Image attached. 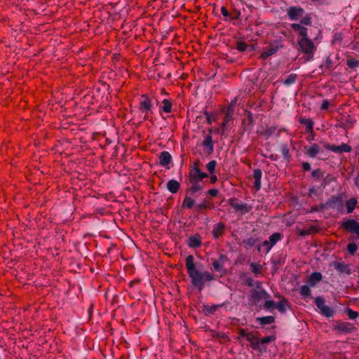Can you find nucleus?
<instances>
[{
  "mask_svg": "<svg viewBox=\"0 0 359 359\" xmlns=\"http://www.w3.org/2000/svg\"><path fill=\"white\" fill-rule=\"evenodd\" d=\"M334 180L330 175L327 174L325 177L323 175V177L321 178V187L323 188H325L332 181Z\"/></svg>",
  "mask_w": 359,
  "mask_h": 359,
  "instance_id": "42",
  "label": "nucleus"
},
{
  "mask_svg": "<svg viewBox=\"0 0 359 359\" xmlns=\"http://www.w3.org/2000/svg\"><path fill=\"white\" fill-rule=\"evenodd\" d=\"M158 158L159 163L162 166H168L172 161V156L167 151L161 152Z\"/></svg>",
  "mask_w": 359,
  "mask_h": 359,
  "instance_id": "19",
  "label": "nucleus"
},
{
  "mask_svg": "<svg viewBox=\"0 0 359 359\" xmlns=\"http://www.w3.org/2000/svg\"><path fill=\"white\" fill-rule=\"evenodd\" d=\"M197 175H189V182L191 184V187L187 190V194L191 196H195V194L203 189L201 181L208 177L206 172H202L201 170H196Z\"/></svg>",
  "mask_w": 359,
  "mask_h": 359,
  "instance_id": "2",
  "label": "nucleus"
},
{
  "mask_svg": "<svg viewBox=\"0 0 359 359\" xmlns=\"http://www.w3.org/2000/svg\"><path fill=\"white\" fill-rule=\"evenodd\" d=\"M250 266L252 272L255 274V276L256 277H258L259 275H260L262 273L261 269H262V266L261 265L258 264L257 263L251 262L250 264Z\"/></svg>",
  "mask_w": 359,
  "mask_h": 359,
  "instance_id": "34",
  "label": "nucleus"
},
{
  "mask_svg": "<svg viewBox=\"0 0 359 359\" xmlns=\"http://www.w3.org/2000/svg\"><path fill=\"white\" fill-rule=\"evenodd\" d=\"M290 304L289 302L285 298H283L280 301L276 303V309H277L278 311L282 313H285L287 307H290Z\"/></svg>",
  "mask_w": 359,
  "mask_h": 359,
  "instance_id": "25",
  "label": "nucleus"
},
{
  "mask_svg": "<svg viewBox=\"0 0 359 359\" xmlns=\"http://www.w3.org/2000/svg\"><path fill=\"white\" fill-rule=\"evenodd\" d=\"M324 147L326 149L332 151V152L337 154H342L343 152H346V153L351 152L352 150L351 147L345 143H343L339 146L325 144Z\"/></svg>",
  "mask_w": 359,
  "mask_h": 359,
  "instance_id": "10",
  "label": "nucleus"
},
{
  "mask_svg": "<svg viewBox=\"0 0 359 359\" xmlns=\"http://www.w3.org/2000/svg\"><path fill=\"white\" fill-rule=\"evenodd\" d=\"M258 241L257 238L251 237L250 238H248L246 240H243V243L245 245L247 248H252L255 245L257 242Z\"/></svg>",
  "mask_w": 359,
  "mask_h": 359,
  "instance_id": "44",
  "label": "nucleus"
},
{
  "mask_svg": "<svg viewBox=\"0 0 359 359\" xmlns=\"http://www.w3.org/2000/svg\"><path fill=\"white\" fill-rule=\"evenodd\" d=\"M276 339V337L275 336L273 335H269V336H267V337H265L262 339H259V341L262 343V344H267L270 342H271L272 341H274Z\"/></svg>",
  "mask_w": 359,
  "mask_h": 359,
  "instance_id": "49",
  "label": "nucleus"
},
{
  "mask_svg": "<svg viewBox=\"0 0 359 359\" xmlns=\"http://www.w3.org/2000/svg\"><path fill=\"white\" fill-rule=\"evenodd\" d=\"M196 170H201L198 167V162H194L192 167H191V169L190 170V172H189V175H197V172L195 171Z\"/></svg>",
  "mask_w": 359,
  "mask_h": 359,
  "instance_id": "53",
  "label": "nucleus"
},
{
  "mask_svg": "<svg viewBox=\"0 0 359 359\" xmlns=\"http://www.w3.org/2000/svg\"><path fill=\"white\" fill-rule=\"evenodd\" d=\"M163 106L160 107V111H163L165 113H170L172 110V103L168 99L162 101Z\"/></svg>",
  "mask_w": 359,
  "mask_h": 359,
  "instance_id": "30",
  "label": "nucleus"
},
{
  "mask_svg": "<svg viewBox=\"0 0 359 359\" xmlns=\"http://www.w3.org/2000/svg\"><path fill=\"white\" fill-rule=\"evenodd\" d=\"M297 43L300 50L309 57V60L312 59L316 50L314 43L306 36L298 38Z\"/></svg>",
  "mask_w": 359,
  "mask_h": 359,
  "instance_id": "3",
  "label": "nucleus"
},
{
  "mask_svg": "<svg viewBox=\"0 0 359 359\" xmlns=\"http://www.w3.org/2000/svg\"><path fill=\"white\" fill-rule=\"evenodd\" d=\"M226 304H229V302H224L223 304H215V305H212V306H205V311L208 313L209 314H213L217 309L226 305Z\"/></svg>",
  "mask_w": 359,
  "mask_h": 359,
  "instance_id": "35",
  "label": "nucleus"
},
{
  "mask_svg": "<svg viewBox=\"0 0 359 359\" xmlns=\"http://www.w3.org/2000/svg\"><path fill=\"white\" fill-rule=\"evenodd\" d=\"M297 77V74H291L289 76H287V77L285 79L283 83L285 86H290L296 82Z\"/></svg>",
  "mask_w": 359,
  "mask_h": 359,
  "instance_id": "38",
  "label": "nucleus"
},
{
  "mask_svg": "<svg viewBox=\"0 0 359 359\" xmlns=\"http://www.w3.org/2000/svg\"><path fill=\"white\" fill-rule=\"evenodd\" d=\"M325 206H328L329 208L341 210L343 206L342 197L340 195L332 196L325 203Z\"/></svg>",
  "mask_w": 359,
  "mask_h": 359,
  "instance_id": "12",
  "label": "nucleus"
},
{
  "mask_svg": "<svg viewBox=\"0 0 359 359\" xmlns=\"http://www.w3.org/2000/svg\"><path fill=\"white\" fill-rule=\"evenodd\" d=\"M216 165H217V161L215 160H212L206 164V165H205L206 169L210 175H212L215 172Z\"/></svg>",
  "mask_w": 359,
  "mask_h": 359,
  "instance_id": "41",
  "label": "nucleus"
},
{
  "mask_svg": "<svg viewBox=\"0 0 359 359\" xmlns=\"http://www.w3.org/2000/svg\"><path fill=\"white\" fill-rule=\"evenodd\" d=\"M188 194H187L186 196L184 198L182 207L188 209H191L194 207V205H196V202L195 200L192 198V196H189Z\"/></svg>",
  "mask_w": 359,
  "mask_h": 359,
  "instance_id": "26",
  "label": "nucleus"
},
{
  "mask_svg": "<svg viewBox=\"0 0 359 359\" xmlns=\"http://www.w3.org/2000/svg\"><path fill=\"white\" fill-rule=\"evenodd\" d=\"M300 24L302 25L311 26V17L310 14L306 13L300 19Z\"/></svg>",
  "mask_w": 359,
  "mask_h": 359,
  "instance_id": "39",
  "label": "nucleus"
},
{
  "mask_svg": "<svg viewBox=\"0 0 359 359\" xmlns=\"http://www.w3.org/2000/svg\"><path fill=\"white\" fill-rule=\"evenodd\" d=\"M247 117H248V120L250 122V123H252L254 122L253 114H252V112L248 111Z\"/></svg>",
  "mask_w": 359,
  "mask_h": 359,
  "instance_id": "62",
  "label": "nucleus"
},
{
  "mask_svg": "<svg viewBox=\"0 0 359 359\" xmlns=\"http://www.w3.org/2000/svg\"><path fill=\"white\" fill-rule=\"evenodd\" d=\"M221 13L223 15V16H224V17H229V12L228 11V10L224 6H222L221 8Z\"/></svg>",
  "mask_w": 359,
  "mask_h": 359,
  "instance_id": "61",
  "label": "nucleus"
},
{
  "mask_svg": "<svg viewBox=\"0 0 359 359\" xmlns=\"http://www.w3.org/2000/svg\"><path fill=\"white\" fill-rule=\"evenodd\" d=\"M166 187L170 193L176 194L180 188V184L175 180H170L167 182Z\"/></svg>",
  "mask_w": 359,
  "mask_h": 359,
  "instance_id": "24",
  "label": "nucleus"
},
{
  "mask_svg": "<svg viewBox=\"0 0 359 359\" xmlns=\"http://www.w3.org/2000/svg\"><path fill=\"white\" fill-rule=\"evenodd\" d=\"M323 62V64L320 67L321 69L324 68L325 70H329L331 69L332 65V60L330 55L324 57Z\"/></svg>",
  "mask_w": 359,
  "mask_h": 359,
  "instance_id": "37",
  "label": "nucleus"
},
{
  "mask_svg": "<svg viewBox=\"0 0 359 359\" xmlns=\"http://www.w3.org/2000/svg\"><path fill=\"white\" fill-rule=\"evenodd\" d=\"M347 250L351 255H353L358 250V245L355 243H351L348 245Z\"/></svg>",
  "mask_w": 359,
  "mask_h": 359,
  "instance_id": "48",
  "label": "nucleus"
},
{
  "mask_svg": "<svg viewBox=\"0 0 359 359\" xmlns=\"http://www.w3.org/2000/svg\"><path fill=\"white\" fill-rule=\"evenodd\" d=\"M269 238V241L270 242V247H273L278 241L281 240L282 235L281 233L276 232L271 235Z\"/></svg>",
  "mask_w": 359,
  "mask_h": 359,
  "instance_id": "32",
  "label": "nucleus"
},
{
  "mask_svg": "<svg viewBox=\"0 0 359 359\" xmlns=\"http://www.w3.org/2000/svg\"><path fill=\"white\" fill-rule=\"evenodd\" d=\"M305 14V11L300 6H290L287 9V15L290 20H299Z\"/></svg>",
  "mask_w": 359,
  "mask_h": 359,
  "instance_id": "6",
  "label": "nucleus"
},
{
  "mask_svg": "<svg viewBox=\"0 0 359 359\" xmlns=\"http://www.w3.org/2000/svg\"><path fill=\"white\" fill-rule=\"evenodd\" d=\"M219 191L217 189H211L208 191V194L212 197H215L218 195Z\"/></svg>",
  "mask_w": 359,
  "mask_h": 359,
  "instance_id": "58",
  "label": "nucleus"
},
{
  "mask_svg": "<svg viewBox=\"0 0 359 359\" xmlns=\"http://www.w3.org/2000/svg\"><path fill=\"white\" fill-rule=\"evenodd\" d=\"M263 300L262 290H252L250 292V301L252 306H257Z\"/></svg>",
  "mask_w": 359,
  "mask_h": 359,
  "instance_id": "15",
  "label": "nucleus"
},
{
  "mask_svg": "<svg viewBox=\"0 0 359 359\" xmlns=\"http://www.w3.org/2000/svg\"><path fill=\"white\" fill-rule=\"evenodd\" d=\"M332 266L339 273H344L346 275H350L351 273L349 265L345 264L343 262H333Z\"/></svg>",
  "mask_w": 359,
  "mask_h": 359,
  "instance_id": "16",
  "label": "nucleus"
},
{
  "mask_svg": "<svg viewBox=\"0 0 359 359\" xmlns=\"http://www.w3.org/2000/svg\"><path fill=\"white\" fill-rule=\"evenodd\" d=\"M358 203V201L355 198H351L346 203L347 213H351L354 210Z\"/></svg>",
  "mask_w": 359,
  "mask_h": 359,
  "instance_id": "29",
  "label": "nucleus"
},
{
  "mask_svg": "<svg viewBox=\"0 0 359 359\" xmlns=\"http://www.w3.org/2000/svg\"><path fill=\"white\" fill-rule=\"evenodd\" d=\"M283 47V44L280 41H276L273 43H271L269 48H266L261 54V57L262 59H266L267 57L274 55L276 52H278L280 48Z\"/></svg>",
  "mask_w": 359,
  "mask_h": 359,
  "instance_id": "9",
  "label": "nucleus"
},
{
  "mask_svg": "<svg viewBox=\"0 0 359 359\" xmlns=\"http://www.w3.org/2000/svg\"><path fill=\"white\" fill-rule=\"evenodd\" d=\"M248 341L250 342L252 348L257 351L259 344V338L253 334L252 336H250L248 337Z\"/></svg>",
  "mask_w": 359,
  "mask_h": 359,
  "instance_id": "33",
  "label": "nucleus"
},
{
  "mask_svg": "<svg viewBox=\"0 0 359 359\" xmlns=\"http://www.w3.org/2000/svg\"><path fill=\"white\" fill-rule=\"evenodd\" d=\"M187 244L189 248H198L202 245L201 236L198 233L190 236L187 241Z\"/></svg>",
  "mask_w": 359,
  "mask_h": 359,
  "instance_id": "17",
  "label": "nucleus"
},
{
  "mask_svg": "<svg viewBox=\"0 0 359 359\" xmlns=\"http://www.w3.org/2000/svg\"><path fill=\"white\" fill-rule=\"evenodd\" d=\"M231 118V116L230 111L229 110L228 113L226 114V116L224 118V121H223V123H222V133H224V130L226 126V124L228 123V122L230 121Z\"/></svg>",
  "mask_w": 359,
  "mask_h": 359,
  "instance_id": "50",
  "label": "nucleus"
},
{
  "mask_svg": "<svg viewBox=\"0 0 359 359\" xmlns=\"http://www.w3.org/2000/svg\"><path fill=\"white\" fill-rule=\"evenodd\" d=\"M291 28L298 32L299 38L306 36L308 34V29L302 26L300 23L291 24Z\"/></svg>",
  "mask_w": 359,
  "mask_h": 359,
  "instance_id": "21",
  "label": "nucleus"
},
{
  "mask_svg": "<svg viewBox=\"0 0 359 359\" xmlns=\"http://www.w3.org/2000/svg\"><path fill=\"white\" fill-rule=\"evenodd\" d=\"M299 293L304 299L311 297V291L307 285H304L300 287Z\"/></svg>",
  "mask_w": 359,
  "mask_h": 359,
  "instance_id": "31",
  "label": "nucleus"
},
{
  "mask_svg": "<svg viewBox=\"0 0 359 359\" xmlns=\"http://www.w3.org/2000/svg\"><path fill=\"white\" fill-rule=\"evenodd\" d=\"M252 335H253V334L252 332L248 333L244 330H241L239 331V336L241 337H245L248 341V337L250 336H252Z\"/></svg>",
  "mask_w": 359,
  "mask_h": 359,
  "instance_id": "54",
  "label": "nucleus"
},
{
  "mask_svg": "<svg viewBox=\"0 0 359 359\" xmlns=\"http://www.w3.org/2000/svg\"><path fill=\"white\" fill-rule=\"evenodd\" d=\"M345 313L348 316V318L351 320H355L358 317V313L357 311H353L349 307H346L345 309Z\"/></svg>",
  "mask_w": 359,
  "mask_h": 359,
  "instance_id": "43",
  "label": "nucleus"
},
{
  "mask_svg": "<svg viewBox=\"0 0 359 359\" xmlns=\"http://www.w3.org/2000/svg\"><path fill=\"white\" fill-rule=\"evenodd\" d=\"M262 298L264 302L266 301V299H270L271 298L270 294L266 292L265 289L262 290Z\"/></svg>",
  "mask_w": 359,
  "mask_h": 359,
  "instance_id": "60",
  "label": "nucleus"
},
{
  "mask_svg": "<svg viewBox=\"0 0 359 359\" xmlns=\"http://www.w3.org/2000/svg\"><path fill=\"white\" fill-rule=\"evenodd\" d=\"M196 206L198 210H203L208 208V204L205 200H203L202 203L196 204Z\"/></svg>",
  "mask_w": 359,
  "mask_h": 359,
  "instance_id": "55",
  "label": "nucleus"
},
{
  "mask_svg": "<svg viewBox=\"0 0 359 359\" xmlns=\"http://www.w3.org/2000/svg\"><path fill=\"white\" fill-rule=\"evenodd\" d=\"M314 303L317 308L318 309V310L320 311V313L327 318L333 317L336 313V311L334 310V308H332L325 304V300L321 297H316L314 299Z\"/></svg>",
  "mask_w": 359,
  "mask_h": 359,
  "instance_id": "4",
  "label": "nucleus"
},
{
  "mask_svg": "<svg viewBox=\"0 0 359 359\" xmlns=\"http://www.w3.org/2000/svg\"><path fill=\"white\" fill-rule=\"evenodd\" d=\"M153 107L152 100L147 95L144 94L141 97V100L139 104V109L142 113L145 114L144 119L147 118L150 113H152L151 108Z\"/></svg>",
  "mask_w": 359,
  "mask_h": 359,
  "instance_id": "5",
  "label": "nucleus"
},
{
  "mask_svg": "<svg viewBox=\"0 0 359 359\" xmlns=\"http://www.w3.org/2000/svg\"><path fill=\"white\" fill-rule=\"evenodd\" d=\"M228 260V257L225 255L220 254L219 259L214 261L212 266L216 271L221 272L224 269V265Z\"/></svg>",
  "mask_w": 359,
  "mask_h": 359,
  "instance_id": "18",
  "label": "nucleus"
},
{
  "mask_svg": "<svg viewBox=\"0 0 359 359\" xmlns=\"http://www.w3.org/2000/svg\"><path fill=\"white\" fill-rule=\"evenodd\" d=\"M280 153L284 158L285 160L289 161L291 158V156L289 152V149L287 147V144H283L280 149Z\"/></svg>",
  "mask_w": 359,
  "mask_h": 359,
  "instance_id": "36",
  "label": "nucleus"
},
{
  "mask_svg": "<svg viewBox=\"0 0 359 359\" xmlns=\"http://www.w3.org/2000/svg\"><path fill=\"white\" fill-rule=\"evenodd\" d=\"M244 283L248 287H252L255 285V281L251 277H246L243 279Z\"/></svg>",
  "mask_w": 359,
  "mask_h": 359,
  "instance_id": "52",
  "label": "nucleus"
},
{
  "mask_svg": "<svg viewBox=\"0 0 359 359\" xmlns=\"http://www.w3.org/2000/svg\"><path fill=\"white\" fill-rule=\"evenodd\" d=\"M323 279V275L320 272H313L309 278L308 283L310 286L314 287L317 283L320 282Z\"/></svg>",
  "mask_w": 359,
  "mask_h": 359,
  "instance_id": "23",
  "label": "nucleus"
},
{
  "mask_svg": "<svg viewBox=\"0 0 359 359\" xmlns=\"http://www.w3.org/2000/svg\"><path fill=\"white\" fill-rule=\"evenodd\" d=\"M329 106H330V102L328 100H324L323 101V103L321 104V109L322 110H327L328 108H329Z\"/></svg>",
  "mask_w": 359,
  "mask_h": 359,
  "instance_id": "59",
  "label": "nucleus"
},
{
  "mask_svg": "<svg viewBox=\"0 0 359 359\" xmlns=\"http://www.w3.org/2000/svg\"><path fill=\"white\" fill-rule=\"evenodd\" d=\"M263 309L266 311H271L276 309V302L271 299H266L263 305Z\"/></svg>",
  "mask_w": 359,
  "mask_h": 359,
  "instance_id": "40",
  "label": "nucleus"
},
{
  "mask_svg": "<svg viewBox=\"0 0 359 359\" xmlns=\"http://www.w3.org/2000/svg\"><path fill=\"white\" fill-rule=\"evenodd\" d=\"M249 46L243 41L236 42V49L240 52H245L248 50Z\"/></svg>",
  "mask_w": 359,
  "mask_h": 359,
  "instance_id": "46",
  "label": "nucleus"
},
{
  "mask_svg": "<svg viewBox=\"0 0 359 359\" xmlns=\"http://www.w3.org/2000/svg\"><path fill=\"white\" fill-rule=\"evenodd\" d=\"M346 65L349 68L354 69L359 66V60L354 58L348 59L346 60Z\"/></svg>",
  "mask_w": 359,
  "mask_h": 359,
  "instance_id": "47",
  "label": "nucleus"
},
{
  "mask_svg": "<svg viewBox=\"0 0 359 359\" xmlns=\"http://www.w3.org/2000/svg\"><path fill=\"white\" fill-rule=\"evenodd\" d=\"M253 177L255 179L254 187L257 191L261 189V180L262 177V172L260 169L257 168L253 171Z\"/></svg>",
  "mask_w": 359,
  "mask_h": 359,
  "instance_id": "22",
  "label": "nucleus"
},
{
  "mask_svg": "<svg viewBox=\"0 0 359 359\" xmlns=\"http://www.w3.org/2000/svg\"><path fill=\"white\" fill-rule=\"evenodd\" d=\"M302 169L304 170V171H309L311 170V164L308 162H302Z\"/></svg>",
  "mask_w": 359,
  "mask_h": 359,
  "instance_id": "57",
  "label": "nucleus"
},
{
  "mask_svg": "<svg viewBox=\"0 0 359 359\" xmlns=\"http://www.w3.org/2000/svg\"><path fill=\"white\" fill-rule=\"evenodd\" d=\"M202 145L205 148V153L210 155L214 151V142L212 141V129H210L209 133L205 136Z\"/></svg>",
  "mask_w": 359,
  "mask_h": 359,
  "instance_id": "13",
  "label": "nucleus"
},
{
  "mask_svg": "<svg viewBox=\"0 0 359 359\" xmlns=\"http://www.w3.org/2000/svg\"><path fill=\"white\" fill-rule=\"evenodd\" d=\"M299 235L300 236H307L310 233V231H307V230H299V232H298Z\"/></svg>",
  "mask_w": 359,
  "mask_h": 359,
  "instance_id": "63",
  "label": "nucleus"
},
{
  "mask_svg": "<svg viewBox=\"0 0 359 359\" xmlns=\"http://www.w3.org/2000/svg\"><path fill=\"white\" fill-rule=\"evenodd\" d=\"M341 226L347 231L357 234L359 238V222L354 219H348L344 222Z\"/></svg>",
  "mask_w": 359,
  "mask_h": 359,
  "instance_id": "7",
  "label": "nucleus"
},
{
  "mask_svg": "<svg viewBox=\"0 0 359 359\" xmlns=\"http://www.w3.org/2000/svg\"><path fill=\"white\" fill-rule=\"evenodd\" d=\"M300 123L306 126V131L307 133H312L313 129V121L309 118H301L299 120Z\"/></svg>",
  "mask_w": 359,
  "mask_h": 359,
  "instance_id": "28",
  "label": "nucleus"
},
{
  "mask_svg": "<svg viewBox=\"0 0 359 359\" xmlns=\"http://www.w3.org/2000/svg\"><path fill=\"white\" fill-rule=\"evenodd\" d=\"M255 288L254 290H264L263 287H262V283L259 282V281H257L256 283H255Z\"/></svg>",
  "mask_w": 359,
  "mask_h": 359,
  "instance_id": "64",
  "label": "nucleus"
},
{
  "mask_svg": "<svg viewBox=\"0 0 359 359\" xmlns=\"http://www.w3.org/2000/svg\"><path fill=\"white\" fill-rule=\"evenodd\" d=\"M334 329L341 333L347 334L353 332L355 327L351 323L339 321L334 325Z\"/></svg>",
  "mask_w": 359,
  "mask_h": 359,
  "instance_id": "11",
  "label": "nucleus"
},
{
  "mask_svg": "<svg viewBox=\"0 0 359 359\" xmlns=\"http://www.w3.org/2000/svg\"><path fill=\"white\" fill-rule=\"evenodd\" d=\"M185 262L187 273L190 278L191 285L198 289V291H202L204 289L206 282L214 280V276L211 273L201 270L203 265L200 263H195L193 255H188L186 257Z\"/></svg>",
  "mask_w": 359,
  "mask_h": 359,
  "instance_id": "1",
  "label": "nucleus"
},
{
  "mask_svg": "<svg viewBox=\"0 0 359 359\" xmlns=\"http://www.w3.org/2000/svg\"><path fill=\"white\" fill-rule=\"evenodd\" d=\"M225 228L226 226L222 222H219L216 224L214 226L213 229L212 231L214 238L215 239H217L219 236H222L224 233Z\"/></svg>",
  "mask_w": 359,
  "mask_h": 359,
  "instance_id": "20",
  "label": "nucleus"
},
{
  "mask_svg": "<svg viewBox=\"0 0 359 359\" xmlns=\"http://www.w3.org/2000/svg\"><path fill=\"white\" fill-rule=\"evenodd\" d=\"M262 247L266 248V252L268 253L273 247H270V242L269 241H264L262 243Z\"/></svg>",
  "mask_w": 359,
  "mask_h": 359,
  "instance_id": "56",
  "label": "nucleus"
},
{
  "mask_svg": "<svg viewBox=\"0 0 359 359\" xmlns=\"http://www.w3.org/2000/svg\"><path fill=\"white\" fill-rule=\"evenodd\" d=\"M256 321L259 322L261 325H269L275 322V318L272 316L259 317L257 318Z\"/></svg>",
  "mask_w": 359,
  "mask_h": 359,
  "instance_id": "27",
  "label": "nucleus"
},
{
  "mask_svg": "<svg viewBox=\"0 0 359 359\" xmlns=\"http://www.w3.org/2000/svg\"><path fill=\"white\" fill-rule=\"evenodd\" d=\"M324 175L325 172L319 168L314 170L311 173L312 177L316 180H321V178L323 177Z\"/></svg>",
  "mask_w": 359,
  "mask_h": 359,
  "instance_id": "45",
  "label": "nucleus"
},
{
  "mask_svg": "<svg viewBox=\"0 0 359 359\" xmlns=\"http://www.w3.org/2000/svg\"><path fill=\"white\" fill-rule=\"evenodd\" d=\"M229 204L236 211H241L242 214L249 212L252 210V207L247 203H238L236 198H230Z\"/></svg>",
  "mask_w": 359,
  "mask_h": 359,
  "instance_id": "8",
  "label": "nucleus"
},
{
  "mask_svg": "<svg viewBox=\"0 0 359 359\" xmlns=\"http://www.w3.org/2000/svg\"><path fill=\"white\" fill-rule=\"evenodd\" d=\"M304 151L309 158H313L320 153V148L317 144H312L310 147L305 146Z\"/></svg>",
  "mask_w": 359,
  "mask_h": 359,
  "instance_id": "14",
  "label": "nucleus"
},
{
  "mask_svg": "<svg viewBox=\"0 0 359 359\" xmlns=\"http://www.w3.org/2000/svg\"><path fill=\"white\" fill-rule=\"evenodd\" d=\"M267 351V346L266 344H262L260 341H259V346H258V349L257 351H258V355H262L263 353H266Z\"/></svg>",
  "mask_w": 359,
  "mask_h": 359,
  "instance_id": "51",
  "label": "nucleus"
}]
</instances>
